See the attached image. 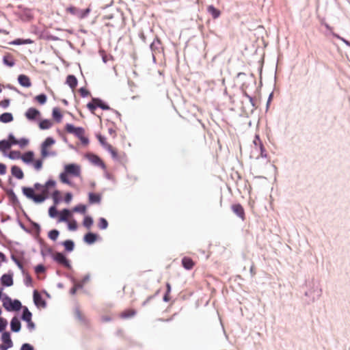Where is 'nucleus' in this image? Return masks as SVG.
<instances>
[{"instance_id":"nucleus-1","label":"nucleus","mask_w":350,"mask_h":350,"mask_svg":"<svg viewBox=\"0 0 350 350\" xmlns=\"http://www.w3.org/2000/svg\"><path fill=\"white\" fill-rule=\"evenodd\" d=\"M55 181L49 180L44 185L36 183L33 188L24 187L22 189L23 193L36 203L44 202L49 194V190L54 188Z\"/></svg>"},{"instance_id":"nucleus-2","label":"nucleus","mask_w":350,"mask_h":350,"mask_svg":"<svg viewBox=\"0 0 350 350\" xmlns=\"http://www.w3.org/2000/svg\"><path fill=\"white\" fill-rule=\"evenodd\" d=\"M10 158L15 159L20 158L22 161L28 164L32 165L35 170H40L42 167V163L45 157L48 154H42L41 158L35 159L34 154H8Z\"/></svg>"},{"instance_id":"nucleus-3","label":"nucleus","mask_w":350,"mask_h":350,"mask_svg":"<svg viewBox=\"0 0 350 350\" xmlns=\"http://www.w3.org/2000/svg\"><path fill=\"white\" fill-rule=\"evenodd\" d=\"M29 144V140L25 138L16 139L13 135H10L7 140L0 142V151L5 152L12 145H18L20 148H24Z\"/></svg>"},{"instance_id":"nucleus-4","label":"nucleus","mask_w":350,"mask_h":350,"mask_svg":"<svg viewBox=\"0 0 350 350\" xmlns=\"http://www.w3.org/2000/svg\"><path fill=\"white\" fill-rule=\"evenodd\" d=\"M3 306L8 311L18 310L21 308V303L17 299L13 301L9 297H5Z\"/></svg>"},{"instance_id":"nucleus-5","label":"nucleus","mask_w":350,"mask_h":350,"mask_svg":"<svg viewBox=\"0 0 350 350\" xmlns=\"http://www.w3.org/2000/svg\"><path fill=\"white\" fill-rule=\"evenodd\" d=\"M87 107L92 113H94V111L96 107H100L104 110H107L109 109V107L103 103V101L99 98H92V102L87 105Z\"/></svg>"},{"instance_id":"nucleus-6","label":"nucleus","mask_w":350,"mask_h":350,"mask_svg":"<svg viewBox=\"0 0 350 350\" xmlns=\"http://www.w3.org/2000/svg\"><path fill=\"white\" fill-rule=\"evenodd\" d=\"M53 259L55 260L57 263L59 265L66 267L70 268V264L69 260L67 259V258L62 253L60 252H56L53 255Z\"/></svg>"},{"instance_id":"nucleus-7","label":"nucleus","mask_w":350,"mask_h":350,"mask_svg":"<svg viewBox=\"0 0 350 350\" xmlns=\"http://www.w3.org/2000/svg\"><path fill=\"white\" fill-rule=\"evenodd\" d=\"M65 131L70 134H73L77 137L81 134L83 133V131L85 130L83 127H75L74 125L71 124H66L65 125Z\"/></svg>"},{"instance_id":"nucleus-8","label":"nucleus","mask_w":350,"mask_h":350,"mask_svg":"<svg viewBox=\"0 0 350 350\" xmlns=\"http://www.w3.org/2000/svg\"><path fill=\"white\" fill-rule=\"evenodd\" d=\"M1 340L5 345H0V350H6L8 348L12 347V341L9 332H3L1 336Z\"/></svg>"},{"instance_id":"nucleus-9","label":"nucleus","mask_w":350,"mask_h":350,"mask_svg":"<svg viewBox=\"0 0 350 350\" xmlns=\"http://www.w3.org/2000/svg\"><path fill=\"white\" fill-rule=\"evenodd\" d=\"M232 211L243 221L245 219V214L243 207L240 204H234L231 206Z\"/></svg>"},{"instance_id":"nucleus-10","label":"nucleus","mask_w":350,"mask_h":350,"mask_svg":"<svg viewBox=\"0 0 350 350\" xmlns=\"http://www.w3.org/2000/svg\"><path fill=\"white\" fill-rule=\"evenodd\" d=\"M86 157L94 165L99 166L103 169L105 168L103 161L97 156V154H86Z\"/></svg>"},{"instance_id":"nucleus-11","label":"nucleus","mask_w":350,"mask_h":350,"mask_svg":"<svg viewBox=\"0 0 350 350\" xmlns=\"http://www.w3.org/2000/svg\"><path fill=\"white\" fill-rule=\"evenodd\" d=\"M65 171L69 174L77 176L79 175L80 169L79 167L75 164H68L65 166Z\"/></svg>"},{"instance_id":"nucleus-12","label":"nucleus","mask_w":350,"mask_h":350,"mask_svg":"<svg viewBox=\"0 0 350 350\" xmlns=\"http://www.w3.org/2000/svg\"><path fill=\"white\" fill-rule=\"evenodd\" d=\"M55 144L52 137H47L42 144L41 153H48L49 148Z\"/></svg>"},{"instance_id":"nucleus-13","label":"nucleus","mask_w":350,"mask_h":350,"mask_svg":"<svg viewBox=\"0 0 350 350\" xmlns=\"http://www.w3.org/2000/svg\"><path fill=\"white\" fill-rule=\"evenodd\" d=\"M40 113L38 109L31 107L29 108L25 112V117L29 120H35L40 115Z\"/></svg>"},{"instance_id":"nucleus-14","label":"nucleus","mask_w":350,"mask_h":350,"mask_svg":"<svg viewBox=\"0 0 350 350\" xmlns=\"http://www.w3.org/2000/svg\"><path fill=\"white\" fill-rule=\"evenodd\" d=\"M33 301L37 306H40L42 308L46 306L45 301L43 300L42 296L37 291L33 292Z\"/></svg>"},{"instance_id":"nucleus-15","label":"nucleus","mask_w":350,"mask_h":350,"mask_svg":"<svg viewBox=\"0 0 350 350\" xmlns=\"http://www.w3.org/2000/svg\"><path fill=\"white\" fill-rule=\"evenodd\" d=\"M1 283L5 286H11L13 284V278L11 274H3L1 278Z\"/></svg>"},{"instance_id":"nucleus-16","label":"nucleus","mask_w":350,"mask_h":350,"mask_svg":"<svg viewBox=\"0 0 350 350\" xmlns=\"http://www.w3.org/2000/svg\"><path fill=\"white\" fill-rule=\"evenodd\" d=\"M18 81L21 85L23 87L29 88L31 85L30 79L27 75H20L18 77Z\"/></svg>"},{"instance_id":"nucleus-17","label":"nucleus","mask_w":350,"mask_h":350,"mask_svg":"<svg viewBox=\"0 0 350 350\" xmlns=\"http://www.w3.org/2000/svg\"><path fill=\"white\" fill-rule=\"evenodd\" d=\"M254 145L255 146V151L260 152V153H263L265 151V148L261 140L259 138L258 135H256L255 138L253 141Z\"/></svg>"},{"instance_id":"nucleus-18","label":"nucleus","mask_w":350,"mask_h":350,"mask_svg":"<svg viewBox=\"0 0 350 350\" xmlns=\"http://www.w3.org/2000/svg\"><path fill=\"white\" fill-rule=\"evenodd\" d=\"M182 265L185 269L190 270L194 267L195 262L191 258L185 256L182 259Z\"/></svg>"},{"instance_id":"nucleus-19","label":"nucleus","mask_w":350,"mask_h":350,"mask_svg":"<svg viewBox=\"0 0 350 350\" xmlns=\"http://www.w3.org/2000/svg\"><path fill=\"white\" fill-rule=\"evenodd\" d=\"M207 12L212 16L214 19L217 18L221 15V12L212 5L207 7Z\"/></svg>"},{"instance_id":"nucleus-20","label":"nucleus","mask_w":350,"mask_h":350,"mask_svg":"<svg viewBox=\"0 0 350 350\" xmlns=\"http://www.w3.org/2000/svg\"><path fill=\"white\" fill-rule=\"evenodd\" d=\"M12 174L18 179H22L24 176L21 169L18 166H13L11 169Z\"/></svg>"},{"instance_id":"nucleus-21","label":"nucleus","mask_w":350,"mask_h":350,"mask_svg":"<svg viewBox=\"0 0 350 350\" xmlns=\"http://www.w3.org/2000/svg\"><path fill=\"white\" fill-rule=\"evenodd\" d=\"M10 326L13 332H17L21 329V322L17 317L12 318Z\"/></svg>"},{"instance_id":"nucleus-22","label":"nucleus","mask_w":350,"mask_h":350,"mask_svg":"<svg viewBox=\"0 0 350 350\" xmlns=\"http://www.w3.org/2000/svg\"><path fill=\"white\" fill-rule=\"evenodd\" d=\"M59 221H68V218L71 215V213L68 209H63L59 213Z\"/></svg>"},{"instance_id":"nucleus-23","label":"nucleus","mask_w":350,"mask_h":350,"mask_svg":"<svg viewBox=\"0 0 350 350\" xmlns=\"http://www.w3.org/2000/svg\"><path fill=\"white\" fill-rule=\"evenodd\" d=\"M66 83L74 90L77 85V79L74 75H70L66 78Z\"/></svg>"},{"instance_id":"nucleus-24","label":"nucleus","mask_w":350,"mask_h":350,"mask_svg":"<svg viewBox=\"0 0 350 350\" xmlns=\"http://www.w3.org/2000/svg\"><path fill=\"white\" fill-rule=\"evenodd\" d=\"M52 116H53V119L57 122H58V123L61 122L62 119V114L61 112V109L59 108H58V107L53 108Z\"/></svg>"},{"instance_id":"nucleus-25","label":"nucleus","mask_w":350,"mask_h":350,"mask_svg":"<svg viewBox=\"0 0 350 350\" xmlns=\"http://www.w3.org/2000/svg\"><path fill=\"white\" fill-rule=\"evenodd\" d=\"M96 239H97L96 234L92 233V232L87 233L84 237L85 242L88 244L94 243L96 241Z\"/></svg>"},{"instance_id":"nucleus-26","label":"nucleus","mask_w":350,"mask_h":350,"mask_svg":"<svg viewBox=\"0 0 350 350\" xmlns=\"http://www.w3.org/2000/svg\"><path fill=\"white\" fill-rule=\"evenodd\" d=\"M136 314V312L133 309H128L120 313V317L122 319H128L133 317Z\"/></svg>"},{"instance_id":"nucleus-27","label":"nucleus","mask_w":350,"mask_h":350,"mask_svg":"<svg viewBox=\"0 0 350 350\" xmlns=\"http://www.w3.org/2000/svg\"><path fill=\"white\" fill-rule=\"evenodd\" d=\"M3 63L7 66L12 67L15 64L13 56L11 54H7L3 57Z\"/></svg>"},{"instance_id":"nucleus-28","label":"nucleus","mask_w":350,"mask_h":350,"mask_svg":"<svg viewBox=\"0 0 350 350\" xmlns=\"http://www.w3.org/2000/svg\"><path fill=\"white\" fill-rule=\"evenodd\" d=\"M100 196L97 193H89V202L90 204L99 203L100 202Z\"/></svg>"},{"instance_id":"nucleus-29","label":"nucleus","mask_w":350,"mask_h":350,"mask_svg":"<svg viewBox=\"0 0 350 350\" xmlns=\"http://www.w3.org/2000/svg\"><path fill=\"white\" fill-rule=\"evenodd\" d=\"M13 120V116L10 113H4L0 116V121L3 123H8Z\"/></svg>"},{"instance_id":"nucleus-30","label":"nucleus","mask_w":350,"mask_h":350,"mask_svg":"<svg viewBox=\"0 0 350 350\" xmlns=\"http://www.w3.org/2000/svg\"><path fill=\"white\" fill-rule=\"evenodd\" d=\"M52 122L49 120H43L39 123L41 129H48L52 126Z\"/></svg>"},{"instance_id":"nucleus-31","label":"nucleus","mask_w":350,"mask_h":350,"mask_svg":"<svg viewBox=\"0 0 350 350\" xmlns=\"http://www.w3.org/2000/svg\"><path fill=\"white\" fill-rule=\"evenodd\" d=\"M31 313L29 312L27 308L25 307L23 310L22 319L26 322L30 321V320H31Z\"/></svg>"},{"instance_id":"nucleus-32","label":"nucleus","mask_w":350,"mask_h":350,"mask_svg":"<svg viewBox=\"0 0 350 350\" xmlns=\"http://www.w3.org/2000/svg\"><path fill=\"white\" fill-rule=\"evenodd\" d=\"M65 250L68 252H71L74 249V243L71 240H66L63 243Z\"/></svg>"},{"instance_id":"nucleus-33","label":"nucleus","mask_w":350,"mask_h":350,"mask_svg":"<svg viewBox=\"0 0 350 350\" xmlns=\"http://www.w3.org/2000/svg\"><path fill=\"white\" fill-rule=\"evenodd\" d=\"M31 43H33V41L31 39H26V40L16 39L12 42V44H16V45L31 44Z\"/></svg>"},{"instance_id":"nucleus-34","label":"nucleus","mask_w":350,"mask_h":350,"mask_svg":"<svg viewBox=\"0 0 350 350\" xmlns=\"http://www.w3.org/2000/svg\"><path fill=\"white\" fill-rule=\"evenodd\" d=\"M77 137L79 139L83 145L86 146L88 144L89 139L85 135V130L83 131V133H81Z\"/></svg>"},{"instance_id":"nucleus-35","label":"nucleus","mask_w":350,"mask_h":350,"mask_svg":"<svg viewBox=\"0 0 350 350\" xmlns=\"http://www.w3.org/2000/svg\"><path fill=\"white\" fill-rule=\"evenodd\" d=\"M66 12L70 13L72 15H76L79 17V10L75 6H70L66 9Z\"/></svg>"},{"instance_id":"nucleus-36","label":"nucleus","mask_w":350,"mask_h":350,"mask_svg":"<svg viewBox=\"0 0 350 350\" xmlns=\"http://www.w3.org/2000/svg\"><path fill=\"white\" fill-rule=\"evenodd\" d=\"M34 99L40 105H44L46 102V96L44 94H39Z\"/></svg>"},{"instance_id":"nucleus-37","label":"nucleus","mask_w":350,"mask_h":350,"mask_svg":"<svg viewBox=\"0 0 350 350\" xmlns=\"http://www.w3.org/2000/svg\"><path fill=\"white\" fill-rule=\"evenodd\" d=\"M72 211L84 214L86 211V206L83 204L77 205L73 208Z\"/></svg>"},{"instance_id":"nucleus-38","label":"nucleus","mask_w":350,"mask_h":350,"mask_svg":"<svg viewBox=\"0 0 350 350\" xmlns=\"http://www.w3.org/2000/svg\"><path fill=\"white\" fill-rule=\"evenodd\" d=\"M83 224L85 227H86L87 228H90L93 224V219H92V217L86 216L83 219Z\"/></svg>"},{"instance_id":"nucleus-39","label":"nucleus","mask_w":350,"mask_h":350,"mask_svg":"<svg viewBox=\"0 0 350 350\" xmlns=\"http://www.w3.org/2000/svg\"><path fill=\"white\" fill-rule=\"evenodd\" d=\"M59 231L57 230H52L49 232V238L53 241H56L59 236Z\"/></svg>"},{"instance_id":"nucleus-40","label":"nucleus","mask_w":350,"mask_h":350,"mask_svg":"<svg viewBox=\"0 0 350 350\" xmlns=\"http://www.w3.org/2000/svg\"><path fill=\"white\" fill-rule=\"evenodd\" d=\"M98 227L100 229H106L108 226V222L105 218H100L98 221Z\"/></svg>"},{"instance_id":"nucleus-41","label":"nucleus","mask_w":350,"mask_h":350,"mask_svg":"<svg viewBox=\"0 0 350 350\" xmlns=\"http://www.w3.org/2000/svg\"><path fill=\"white\" fill-rule=\"evenodd\" d=\"M68 173L66 172V171L63 173H62L59 176L60 180L66 184H70V181L68 178Z\"/></svg>"},{"instance_id":"nucleus-42","label":"nucleus","mask_w":350,"mask_h":350,"mask_svg":"<svg viewBox=\"0 0 350 350\" xmlns=\"http://www.w3.org/2000/svg\"><path fill=\"white\" fill-rule=\"evenodd\" d=\"M57 214H58V211H57V208H55V206H51L49 208V215H50V217H55V216L57 215Z\"/></svg>"},{"instance_id":"nucleus-43","label":"nucleus","mask_w":350,"mask_h":350,"mask_svg":"<svg viewBox=\"0 0 350 350\" xmlns=\"http://www.w3.org/2000/svg\"><path fill=\"white\" fill-rule=\"evenodd\" d=\"M90 12V8H87L84 10H80L79 11V18H84L85 17H86L89 13Z\"/></svg>"},{"instance_id":"nucleus-44","label":"nucleus","mask_w":350,"mask_h":350,"mask_svg":"<svg viewBox=\"0 0 350 350\" xmlns=\"http://www.w3.org/2000/svg\"><path fill=\"white\" fill-rule=\"evenodd\" d=\"M7 325H8L7 321L3 318L0 317V332L5 329Z\"/></svg>"},{"instance_id":"nucleus-45","label":"nucleus","mask_w":350,"mask_h":350,"mask_svg":"<svg viewBox=\"0 0 350 350\" xmlns=\"http://www.w3.org/2000/svg\"><path fill=\"white\" fill-rule=\"evenodd\" d=\"M68 228L70 230H75L77 228V221L73 220L68 223Z\"/></svg>"},{"instance_id":"nucleus-46","label":"nucleus","mask_w":350,"mask_h":350,"mask_svg":"<svg viewBox=\"0 0 350 350\" xmlns=\"http://www.w3.org/2000/svg\"><path fill=\"white\" fill-rule=\"evenodd\" d=\"M21 350H33V347L29 343H25L21 346Z\"/></svg>"},{"instance_id":"nucleus-47","label":"nucleus","mask_w":350,"mask_h":350,"mask_svg":"<svg viewBox=\"0 0 350 350\" xmlns=\"http://www.w3.org/2000/svg\"><path fill=\"white\" fill-rule=\"evenodd\" d=\"M79 92L81 94V96L83 97H86L90 94L89 91L83 88L79 89Z\"/></svg>"},{"instance_id":"nucleus-48","label":"nucleus","mask_w":350,"mask_h":350,"mask_svg":"<svg viewBox=\"0 0 350 350\" xmlns=\"http://www.w3.org/2000/svg\"><path fill=\"white\" fill-rule=\"evenodd\" d=\"M6 165L3 163H0V174L3 175L6 173Z\"/></svg>"},{"instance_id":"nucleus-49","label":"nucleus","mask_w":350,"mask_h":350,"mask_svg":"<svg viewBox=\"0 0 350 350\" xmlns=\"http://www.w3.org/2000/svg\"><path fill=\"white\" fill-rule=\"evenodd\" d=\"M9 104H10V100L8 99H5L0 102V106L3 108L8 107Z\"/></svg>"},{"instance_id":"nucleus-50","label":"nucleus","mask_w":350,"mask_h":350,"mask_svg":"<svg viewBox=\"0 0 350 350\" xmlns=\"http://www.w3.org/2000/svg\"><path fill=\"white\" fill-rule=\"evenodd\" d=\"M45 270V268L43 265H38L36 267V271L37 273H42V272H44Z\"/></svg>"},{"instance_id":"nucleus-51","label":"nucleus","mask_w":350,"mask_h":350,"mask_svg":"<svg viewBox=\"0 0 350 350\" xmlns=\"http://www.w3.org/2000/svg\"><path fill=\"white\" fill-rule=\"evenodd\" d=\"M59 196V192L58 191H55L53 193V198L55 204L58 202L57 198Z\"/></svg>"},{"instance_id":"nucleus-52","label":"nucleus","mask_w":350,"mask_h":350,"mask_svg":"<svg viewBox=\"0 0 350 350\" xmlns=\"http://www.w3.org/2000/svg\"><path fill=\"white\" fill-rule=\"evenodd\" d=\"M97 138L101 144H103V146L105 145V137H103L101 135H97Z\"/></svg>"},{"instance_id":"nucleus-53","label":"nucleus","mask_w":350,"mask_h":350,"mask_svg":"<svg viewBox=\"0 0 350 350\" xmlns=\"http://www.w3.org/2000/svg\"><path fill=\"white\" fill-rule=\"evenodd\" d=\"M27 327L29 329H33L34 327H35V325L34 323L32 322L31 320H30V321H27Z\"/></svg>"},{"instance_id":"nucleus-54","label":"nucleus","mask_w":350,"mask_h":350,"mask_svg":"<svg viewBox=\"0 0 350 350\" xmlns=\"http://www.w3.org/2000/svg\"><path fill=\"white\" fill-rule=\"evenodd\" d=\"M72 199V194L70 193H68L65 196V201L66 202H69Z\"/></svg>"},{"instance_id":"nucleus-55","label":"nucleus","mask_w":350,"mask_h":350,"mask_svg":"<svg viewBox=\"0 0 350 350\" xmlns=\"http://www.w3.org/2000/svg\"><path fill=\"white\" fill-rule=\"evenodd\" d=\"M75 286H77V288L79 289V288H83V283L82 282H75V284H74Z\"/></svg>"},{"instance_id":"nucleus-56","label":"nucleus","mask_w":350,"mask_h":350,"mask_svg":"<svg viewBox=\"0 0 350 350\" xmlns=\"http://www.w3.org/2000/svg\"><path fill=\"white\" fill-rule=\"evenodd\" d=\"M170 295V293H166L165 294V295H164V297H163V300H164L165 301H168L170 300V295Z\"/></svg>"},{"instance_id":"nucleus-57","label":"nucleus","mask_w":350,"mask_h":350,"mask_svg":"<svg viewBox=\"0 0 350 350\" xmlns=\"http://www.w3.org/2000/svg\"><path fill=\"white\" fill-rule=\"evenodd\" d=\"M77 291V286H73V287L70 289V292L72 295H75Z\"/></svg>"},{"instance_id":"nucleus-58","label":"nucleus","mask_w":350,"mask_h":350,"mask_svg":"<svg viewBox=\"0 0 350 350\" xmlns=\"http://www.w3.org/2000/svg\"><path fill=\"white\" fill-rule=\"evenodd\" d=\"M0 33H3V34H5V35H8L9 34V31H8L7 30L5 29H0Z\"/></svg>"},{"instance_id":"nucleus-59","label":"nucleus","mask_w":350,"mask_h":350,"mask_svg":"<svg viewBox=\"0 0 350 350\" xmlns=\"http://www.w3.org/2000/svg\"><path fill=\"white\" fill-rule=\"evenodd\" d=\"M166 287H167V292L166 293H170V291H171V286H170V284L169 283H167Z\"/></svg>"},{"instance_id":"nucleus-60","label":"nucleus","mask_w":350,"mask_h":350,"mask_svg":"<svg viewBox=\"0 0 350 350\" xmlns=\"http://www.w3.org/2000/svg\"><path fill=\"white\" fill-rule=\"evenodd\" d=\"M0 258L1 259L2 261L5 260V256L1 252H0Z\"/></svg>"},{"instance_id":"nucleus-61","label":"nucleus","mask_w":350,"mask_h":350,"mask_svg":"<svg viewBox=\"0 0 350 350\" xmlns=\"http://www.w3.org/2000/svg\"><path fill=\"white\" fill-rule=\"evenodd\" d=\"M151 297H149L146 301L143 302V306H146V304L151 299Z\"/></svg>"},{"instance_id":"nucleus-62","label":"nucleus","mask_w":350,"mask_h":350,"mask_svg":"<svg viewBox=\"0 0 350 350\" xmlns=\"http://www.w3.org/2000/svg\"><path fill=\"white\" fill-rule=\"evenodd\" d=\"M88 280H89V277L88 276H85L81 282L84 284Z\"/></svg>"},{"instance_id":"nucleus-63","label":"nucleus","mask_w":350,"mask_h":350,"mask_svg":"<svg viewBox=\"0 0 350 350\" xmlns=\"http://www.w3.org/2000/svg\"><path fill=\"white\" fill-rule=\"evenodd\" d=\"M250 271L253 273V275L255 274V272H254V266H252L250 269Z\"/></svg>"},{"instance_id":"nucleus-64","label":"nucleus","mask_w":350,"mask_h":350,"mask_svg":"<svg viewBox=\"0 0 350 350\" xmlns=\"http://www.w3.org/2000/svg\"><path fill=\"white\" fill-rule=\"evenodd\" d=\"M10 153L13 154V153H20V152H19L12 151Z\"/></svg>"}]
</instances>
